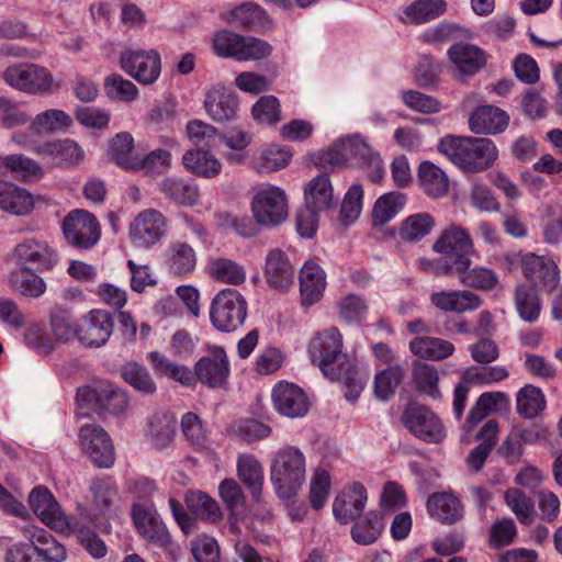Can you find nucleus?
<instances>
[{"label": "nucleus", "mask_w": 562, "mask_h": 562, "mask_svg": "<svg viewBox=\"0 0 562 562\" xmlns=\"http://www.w3.org/2000/svg\"><path fill=\"white\" fill-rule=\"evenodd\" d=\"M307 351L312 363L330 383L344 386L362 384L357 364L344 352V337L338 328L329 327L316 333L308 342Z\"/></svg>", "instance_id": "1"}, {"label": "nucleus", "mask_w": 562, "mask_h": 562, "mask_svg": "<svg viewBox=\"0 0 562 562\" xmlns=\"http://www.w3.org/2000/svg\"><path fill=\"white\" fill-rule=\"evenodd\" d=\"M319 165L333 168L357 166L361 168L371 182H379L384 175V167L380 154L359 134L347 136L337 140L328 150L319 156Z\"/></svg>", "instance_id": "2"}, {"label": "nucleus", "mask_w": 562, "mask_h": 562, "mask_svg": "<svg viewBox=\"0 0 562 562\" xmlns=\"http://www.w3.org/2000/svg\"><path fill=\"white\" fill-rule=\"evenodd\" d=\"M439 153L467 172H482L491 168L498 157L495 143L485 137L448 135L437 146Z\"/></svg>", "instance_id": "3"}, {"label": "nucleus", "mask_w": 562, "mask_h": 562, "mask_svg": "<svg viewBox=\"0 0 562 562\" xmlns=\"http://www.w3.org/2000/svg\"><path fill=\"white\" fill-rule=\"evenodd\" d=\"M29 542L10 546L4 562H64L67 559L65 547L47 530L27 525L21 529Z\"/></svg>", "instance_id": "4"}, {"label": "nucleus", "mask_w": 562, "mask_h": 562, "mask_svg": "<svg viewBox=\"0 0 562 562\" xmlns=\"http://www.w3.org/2000/svg\"><path fill=\"white\" fill-rule=\"evenodd\" d=\"M305 476L306 458L300 448L286 445L274 453L270 479L279 497H293L304 484Z\"/></svg>", "instance_id": "5"}, {"label": "nucleus", "mask_w": 562, "mask_h": 562, "mask_svg": "<svg viewBox=\"0 0 562 562\" xmlns=\"http://www.w3.org/2000/svg\"><path fill=\"white\" fill-rule=\"evenodd\" d=\"M247 308V301L241 293L227 288L214 296L210 307V318L217 330L231 333L245 323Z\"/></svg>", "instance_id": "6"}, {"label": "nucleus", "mask_w": 562, "mask_h": 562, "mask_svg": "<svg viewBox=\"0 0 562 562\" xmlns=\"http://www.w3.org/2000/svg\"><path fill=\"white\" fill-rule=\"evenodd\" d=\"M76 404L80 417H88L92 412L120 415L128 406V396L124 389H77Z\"/></svg>", "instance_id": "7"}, {"label": "nucleus", "mask_w": 562, "mask_h": 562, "mask_svg": "<svg viewBox=\"0 0 562 562\" xmlns=\"http://www.w3.org/2000/svg\"><path fill=\"white\" fill-rule=\"evenodd\" d=\"M401 422L409 434L427 443H439L446 437L440 418L427 406L416 402L406 405Z\"/></svg>", "instance_id": "8"}, {"label": "nucleus", "mask_w": 562, "mask_h": 562, "mask_svg": "<svg viewBox=\"0 0 562 562\" xmlns=\"http://www.w3.org/2000/svg\"><path fill=\"white\" fill-rule=\"evenodd\" d=\"M436 254L449 258L456 268L468 270L471 265V255L475 254L474 243L470 234L461 226L450 225L445 228L432 244Z\"/></svg>", "instance_id": "9"}, {"label": "nucleus", "mask_w": 562, "mask_h": 562, "mask_svg": "<svg viewBox=\"0 0 562 562\" xmlns=\"http://www.w3.org/2000/svg\"><path fill=\"white\" fill-rule=\"evenodd\" d=\"M3 80L12 88L31 94H47L54 90L52 74L35 64H14L2 72Z\"/></svg>", "instance_id": "10"}, {"label": "nucleus", "mask_w": 562, "mask_h": 562, "mask_svg": "<svg viewBox=\"0 0 562 562\" xmlns=\"http://www.w3.org/2000/svg\"><path fill=\"white\" fill-rule=\"evenodd\" d=\"M254 218L262 226H278L288 217V202L283 190L274 186L260 189L251 200Z\"/></svg>", "instance_id": "11"}, {"label": "nucleus", "mask_w": 562, "mask_h": 562, "mask_svg": "<svg viewBox=\"0 0 562 562\" xmlns=\"http://www.w3.org/2000/svg\"><path fill=\"white\" fill-rule=\"evenodd\" d=\"M9 258L19 267L46 271L54 268L58 261L56 251L46 240L24 238L15 245Z\"/></svg>", "instance_id": "12"}, {"label": "nucleus", "mask_w": 562, "mask_h": 562, "mask_svg": "<svg viewBox=\"0 0 562 562\" xmlns=\"http://www.w3.org/2000/svg\"><path fill=\"white\" fill-rule=\"evenodd\" d=\"M193 381L206 386H222L227 383L231 366L225 349L221 346H207L206 353L193 366Z\"/></svg>", "instance_id": "13"}, {"label": "nucleus", "mask_w": 562, "mask_h": 562, "mask_svg": "<svg viewBox=\"0 0 562 562\" xmlns=\"http://www.w3.org/2000/svg\"><path fill=\"white\" fill-rule=\"evenodd\" d=\"M121 68L138 83L144 86L157 81L161 72L160 55L155 49H128L121 54Z\"/></svg>", "instance_id": "14"}, {"label": "nucleus", "mask_w": 562, "mask_h": 562, "mask_svg": "<svg viewBox=\"0 0 562 562\" xmlns=\"http://www.w3.org/2000/svg\"><path fill=\"white\" fill-rule=\"evenodd\" d=\"M66 240L76 248L87 249L100 238V227L94 215L85 210L71 211L63 221Z\"/></svg>", "instance_id": "15"}, {"label": "nucleus", "mask_w": 562, "mask_h": 562, "mask_svg": "<svg viewBox=\"0 0 562 562\" xmlns=\"http://www.w3.org/2000/svg\"><path fill=\"white\" fill-rule=\"evenodd\" d=\"M79 443L98 468H110L115 460L114 447L109 435L97 425H83L79 430Z\"/></svg>", "instance_id": "16"}, {"label": "nucleus", "mask_w": 562, "mask_h": 562, "mask_svg": "<svg viewBox=\"0 0 562 562\" xmlns=\"http://www.w3.org/2000/svg\"><path fill=\"white\" fill-rule=\"evenodd\" d=\"M451 70L456 79L465 80L476 75L487 63L486 53L476 45L457 43L447 50Z\"/></svg>", "instance_id": "17"}, {"label": "nucleus", "mask_w": 562, "mask_h": 562, "mask_svg": "<svg viewBox=\"0 0 562 562\" xmlns=\"http://www.w3.org/2000/svg\"><path fill=\"white\" fill-rule=\"evenodd\" d=\"M167 220L155 209L140 212L130 225V237L136 247H150L159 243L165 234Z\"/></svg>", "instance_id": "18"}, {"label": "nucleus", "mask_w": 562, "mask_h": 562, "mask_svg": "<svg viewBox=\"0 0 562 562\" xmlns=\"http://www.w3.org/2000/svg\"><path fill=\"white\" fill-rule=\"evenodd\" d=\"M133 522L138 533L148 542L167 548L171 538L160 516L149 505L135 504L132 508Z\"/></svg>", "instance_id": "19"}, {"label": "nucleus", "mask_w": 562, "mask_h": 562, "mask_svg": "<svg viewBox=\"0 0 562 562\" xmlns=\"http://www.w3.org/2000/svg\"><path fill=\"white\" fill-rule=\"evenodd\" d=\"M29 503L33 513L47 527L64 531L71 521L61 512L59 504L50 491L44 486H37L32 490L29 496Z\"/></svg>", "instance_id": "20"}, {"label": "nucleus", "mask_w": 562, "mask_h": 562, "mask_svg": "<svg viewBox=\"0 0 562 562\" xmlns=\"http://www.w3.org/2000/svg\"><path fill=\"white\" fill-rule=\"evenodd\" d=\"M114 328V318L104 310L90 311L79 323V341L98 348L109 340Z\"/></svg>", "instance_id": "21"}, {"label": "nucleus", "mask_w": 562, "mask_h": 562, "mask_svg": "<svg viewBox=\"0 0 562 562\" xmlns=\"http://www.w3.org/2000/svg\"><path fill=\"white\" fill-rule=\"evenodd\" d=\"M92 527L99 528L97 516L88 513L87 508H80L79 517L71 520L67 529L76 535L78 542L91 558L100 560L108 554V547Z\"/></svg>", "instance_id": "22"}, {"label": "nucleus", "mask_w": 562, "mask_h": 562, "mask_svg": "<svg viewBox=\"0 0 562 562\" xmlns=\"http://www.w3.org/2000/svg\"><path fill=\"white\" fill-rule=\"evenodd\" d=\"M521 270L529 281L541 285L547 292L555 290L560 282L558 266L548 257L525 254L521 256Z\"/></svg>", "instance_id": "23"}, {"label": "nucleus", "mask_w": 562, "mask_h": 562, "mask_svg": "<svg viewBox=\"0 0 562 562\" xmlns=\"http://www.w3.org/2000/svg\"><path fill=\"white\" fill-rule=\"evenodd\" d=\"M368 494L363 484L353 482L347 485L333 503V513L340 524H348L364 510Z\"/></svg>", "instance_id": "24"}, {"label": "nucleus", "mask_w": 562, "mask_h": 562, "mask_svg": "<svg viewBox=\"0 0 562 562\" xmlns=\"http://www.w3.org/2000/svg\"><path fill=\"white\" fill-rule=\"evenodd\" d=\"M177 418L169 411H158L148 417L145 430L147 442L156 450H164L173 442Z\"/></svg>", "instance_id": "25"}, {"label": "nucleus", "mask_w": 562, "mask_h": 562, "mask_svg": "<svg viewBox=\"0 0 562 562\" xmlns=\"http://www.w3.org/2000/svg\"><path fill=\"white\" fill-rule=\"evenodd\" d=\"M295 270L284 251L271 249L266 257L265 278L268 285L288 291L294 283Z\"/></svg>", "instance_id": "26"}, {"label": "nucleus", "mask_w": 562, "mask_h": 562, "mask_svg": "<svg viewBox=\"0 0 562 562\" xmlns=\"http://www.w3.org/2000/svg\"><path fill=\"white\" fill-rule=\"evenodd\" d=\"M204 108L213 121H231L237 114V95L229 88L215 86L207 91Z\"/></svg>", "instance_id": "27"}, {"label": "nucleus", "mask_w": 562, "mask_h": 562, "mask_svg": "<svg viewBox=\"0 0 562 562\" xmlns=\"http://www.w3.org/2000/svg\"><path fill=\"white\" fill-rule=\"evenodd\" d=\"M34 153L41 157L49 158L59 166H76L83 160L85 151L81 146L69 138L46 142L34 147Z\"/></svg>", "instance_id": "28"}, {"label": "nucleus", "mask_w": 562, "mask_h": 562, "mask_svg": "<svg viewBox=\"0 0 562 562\" xmlns=\"http://www.w3.org/2000/svg\"><path fill=\"white\" fill-rule=\"evenodd\" d=\"M271 398L274 409L289 418L305 416L311 406L303 389H272Z\"/></svg>", "instance_id": "29"}, {"label": "nucleus", "mask_w": 562, "mask_h": 562, "mask_svg": "<svg viewBox=\"0 0 562 562\" xmlns=\"http://www.w3.org/2000/svg\"><path fill=\"white\" fill-rule=\"evenodd\" d=\"M164 262L171 274L183 278L195 270L198 256L191 245L177 240L166 248Z\"/></svg>", "instance_id": "30"}, {"label": "nucleus", "mask_w": 562, "mask_h": 562, "mask_svg": "<svg viewBox=\"0 0 562 562\" xmlns=\"http://www.w3.org/2000/svg\"><path fill=\"white\" fill-rule=\"evenodd\" d=\"M146 360L156 376L167 378L181 385H190L193 382L191 368L170 359L164 352L158 350L149 351L146 355Z\"/></svg>", "instance_id": "31"}, {"label": "nucleus", "mask_w": 562, "mask_h": 562, "mask_svg": "<svg viewBox=\"0 0 562 562\" xmlns=\"http://www.w3.org/2000/svg\"><path fill=\"white\" fill-rule=\"evenodd\" d=\"M0 209L15 216H25L34 210V198L26 189L0 179Z\"/></svg>", "instance_id": "32"}, {"label": "nucleus", "mask_w": 562, "mask_h": 562, "mask_svg": "<svg viewBox=\"0 0 562 562\" xmlns=\"http://www.w3.org/2000/svg\"><path fill=\"white\" fill-rule=\"evenodd\" d=\"M430 302L439 310L456 313L474 311L482 305L481 297L469 290L435 292L430 295Z\"/></svg>", "instance_id": "33"}, {"label": "nucleus", "mask_w": 562, "mask_h": 562, "mask_svg": "<svg viewBox=\"0 0 562 562\" xmlns=\"http://www.w3.org/2000/svg\"><path fill=\"white\" fill-rule=\"evenodd\" d=\"M300 292L302 304L311 306L322 296L326 286L323 269L313 261H306L300 272Z\"/></svg>", "instance_id": "34"}, {"label": "nucleus", "mask_w": 562, "mask_h": 562, "mask_svg": "<svg viewBox=\"0 0 562 562\" xmlns=\"http://www.w3.org/2000/svg\"><path fill=\"white\" fill-rule=\"evenodd\" d=\"M508 120L505 111L493 105H483L471 114L469 127L476 134H497L506 128Z\"/></svg>", "instance_id": "35"}, {"label": "nucleus", "mask_w": 562, "mask_h": 562, "mask_svg": "<svg viewBox=\"0 0 562 562\" xmlns=\"http://www.w3.org/2000/svg\"><path fill=\"white\" fill-rule=\"evenodd\" d=\"M427 510L429 515L443 524H453L463 516V506L460 499L451 493H435L428 497Z\"/></svg>", "instance_id": "36"}, {"label": "nucleus", "mask_w": 562, "mask_h": 562, "mask_svg": "<svg viewBox=\"0 0 562 562\" xmlns=\"http://www.w3.org/2000/svg\"><path fill=\"white\" fill-rule=\"evenodd\" d=\"M35 271V269L27 268L13 270L8 279L11 290L25 297L37 299L42 296L46 291V283Z\"/></svg>", "instance_id": "37"}, {"label": "nucleus", "mask_w": 562, "mask_h": 562, "mask_svg": "<svg viewBox=\"0 0 562 562\" xmlns=\"http://www.w3.org/2000/svg\"><path fill=\"white\" fill-rule=\"evenodd\" d=\"M446 10L445 0H416L404 9L401 21L405 24H423L441 16Z\"/></svg>", "instance_id": "38"}, {"label": "nucleus", "mask_w": 562, "mask_h": 562, "mask_svg": "<svg viewBox=\"0 0 562 562\" xmlns=\"http://www.w3.org/2000/svg\"><path fill=\"white\" fill-rule=\"evenodd\" d=\"M159 189L169 200L180 205L192 206L200 198L198 186L181 178H165Z\"/></svg>", "instance_id": "39"}, {"label": "nucleus", "mask_w": 562, "mask_h": 562, "mask_svg": "<svg viewBox=\"0 0 562 562\" xmlns=\"http://www.w3.org/2000/svg\"><path fill=\"white\" fill-rule=\"evenodd\" d=\"M220 495L227 509L229 510L233 522L231 529L238 531L237 522L247 514V507L244 493L236 481L233 479L224 480L220 484Z\"/></svg>", "instance_id": "40"}, {"label": "nucleus", "mask_w": 562, "mask_h": 562, "mask_svg": "<svg viewBox=\"0 0 562 562\" xmlns=\"http://www.w3.org/2000/svg\"><path fill=\"white\" fill-rule=\"evenodd\" d=\"M187 170L202 178H214L220 175L222 165L220 160L204 149H191L182 157Z\"/></svg>", "instance_id": "41"}, {"label": "nucleus", "mask_w": 562, "mask_h": 562, "mask_svg": "<svg viewBox=\"0 0 562 562\" xmlns=\"http://www.w3.org/2000/svg\"><path fill=\"white\" fill-rule=\"evenodd\" d=\"M409 350L419 358L439 361L451 356L454 351V346L441 338L422 336L414 338L409 342Z\"/></svg>", "instance_id": "42"}, {"label": "nucleus", "mask_w": 562, "mask_h": 562, "mask_svg": "<svg viewBox=\"0 0 562 562\" xmlns=\"http://www.w3.org/2000/svg\"><path fill=\"white\" fill-rule=\"evenodd\" d=\"M41 173V166L22 154L0 156V176L11 175L15 179L27 180Z\"/></svg>", "instance_id": "43"}, {"label": "nucleus", "mask_w": 562, "mask_h": 562, "mask_svg": "<svg viewBox=\"0 0 562 562\" xmlns=\"http://www.w3.org/2000/svg\"><path fill=\"white\" fill-rule=\"evenodd\" d=\"M418 181L423 190L432 198H440L448 192V176L430 161H423L419 165Z\"/></svg>", "instance_id": "44"}, {"label": "nucleus", "mask_w": 562, "mask_h": 562, "mask_svg": "<svg viewBox=\"0 0 562 562\" xmlns=\"http://www.w3.org/2000/svg\"><path fill=\"white\" fill-rule=\"evenodd\" d=\"M507 403V397L501 392H486L480 396L476 404L471 408L463 429L470 432L490 413L499 411Z\"/></svg>", "instance_id": "45"}, {"label": "nucleus", "mask_w": 562, "mask_h": 562, "mask_svg": "<svg viewBox=\"0 0 562 562\" xmlns=\"http://www.w3.org/2000/svg\"><path fill=\"white\" fill-rule=\"evenodd\" d=\"M305 204L323 211L333 206L334 193L329 177L321 173L313 178L305 188Z\"/></svg>", "instance_id": "46"}, {"label": "nucleus", "mask_w": 562, "mask_h": 562, "mask_svg": "<svg viewBox=\"0 0 562 562\" xmlns=\"http://www.w3.org/2000/svg\"><path fill=\"white\" fill-rule=\"evenodd\" d=\"M406 195L398 191H392L380 196L372 210L374 226H382L394 218L405 206Z\"/></svg>", "instance_id": "47"}, {"label": "nucleus", "mask_w": 562, "mask_h": 562, "mask_svg": "<svg viewBox=\"0 0 562 562\" xmlns=\"http://www.w3.org/2000/svg\"><path fill=\"white\" fill-rule=\"evenodd\" d=\"M237 473L240 481L257 498L263 483V470L260 462L251 454H239L237 459Z\"/></svg>", "instance_id": "48"}, {"label": "nucleus", "mask_w": 562, "mask_h": 562, "mask_svg": "<svg viewBox=\"0 0 562 562\" xmlns=\"http://www.w3.org/2000/svg\"><path fill=\"white\" fill-rule=\"evenodd\" d=\"M94 514L104 516L110 510L117 497V487L111 477L94 479L90 484Z\"/></svg>", "instance_id": "49"}, {"label": "nucleus", "mask_w": 562, "mask_h": 562, "mask_svg": "<svg viewBox=\"0 0 562 562\" xmlns=\"http://www.w3.org/2000/svg\"><path fill=\"white\" fill-rule=\"evenodd\" d=\"M291 157V151L285 147L271 145L254 158L252 165L256 171L267 173L288 166Z\"/></svg>", "instance_id": "50"}, {"label": "nucleus", "mask_w": 562, "mask_h": 562, "mask_svg": "<svg viewBox=\"0 0 562 562\" xmlns=\"http://www.w3.org/2000/svg\"><path fill=\"white\" fill-rule=\"evenodd\" d=\"M72 124L69 114L63 110L50 109L37 114L31 122L30 130L35 134L53 133Z\"/></svg>", "instance_id": "51"}, {"label": "nucleus", "mask_w": 562, "mask_h": 562, "mask_svg": "<svg viewBox=\"0 0 562 562\" xmlns=\"http://www.w3.org/2000/svg\"><path fill=\"white\" fill-rule=\"evenodd\" d=\"M507 376L508 371L504 367H471L463 371L458 386L499 383Z\"/></svg>", "instance_id": "52"}, {"label": "nucleus", "mask_w": 562, "mask_h": 562, "mask_svg": "<svg viewBox=\"0 0 562 562\" xmlns=\"http://www.w3.org/2000/svg\"><path fill=\"white\" fill-rule=\"evenodd\" d=\"M112 159L124 168L137 169L138 155L134 150L133 137L128 133H119L110 144Z\"/></svg>", "instance_id": "53"}, {"label": "nucleus", "mask_w": 562, "mask_h": 562, "mask_svg": "<svg viewBox=\"0 0 562 562\" xmlns=\"http://www.w3.org/2000/svg\"><path fill=\"white\" fill-rule=\"evenodd\" d=\"M515 304L519 316L528 323L538 319L541 312V303L533 286L519 285L515 293Z\"/></svg>", "instance_id": "54"}, {"label": "nucleus", "mask_w": 562, "mask_h": 562, "mask_svg": "<svg viewBox=\"0 0 562 562\" xmlns=\"http://www.w3.org/2000/svg\"><path fill=\"white\" fill-rule=\"evenodd\" d=\"M434 225L435 221L430 214L418 213L402 222L398 234L405 241H418L430 233Z\"/></svg>", "instance_id": "55"}, {"label": "nucleus", "mask_w": 562, "mask_h": 562, "mask_svg": "<svg viewBox=\"0 0 562 562\" xmlns=\"http://www.w3.org/2000/svg\"><path fill=\"white\" fill-rule=\"evenodd\" d=\"M187 135L193 145L199 147L198 149L209 150L212 147L217 146V144L222 140V135L218 131L201 121V120H192L187 124Z\"/></svg>", "instance_id": "56"}, {"label": "nucleus", "mask_w": 562, "mask_h": 562, "mask_svg": "<svg viewBox=\"0 0 562 562\" xmlns=\"http://www.w3.org/2000/svg\"><path fill=\"white\" fill-rule=\"evenodd\" d=\"M210 274L217 281L234 285L243 283L246 279L245 269L239 263L226 258L212 260Z\"/></svg>", "instance_id": "57"}, {"label": "nucleus", "mask_w": 562, "mask_h": 562, "mask_svg": "<svg viewBox=\"0 0 562 562\" xmlns=\"http://www.w3.org/2000/svg\"><path fill=\"white\" fill-rule=\"evenodd\" d=\"M50 327L57 340L67 342L79 339V324L75 323L71 313L64 308H55L50 314Z\"/></svg>", "instance_id": "58"}, {"label": "nucleus", "mask_w": 562, "mask_h": 562, "mask_svg": "<svg viewBox=\"0 0 562 562\" xmlns=\"http://www.w3.org/2000/svg\"><path fill=\"white\" fill-rule=\"evenodd\" d=\"M188 508L198 517L215 522L221 516V509L216 501L202 492H192L187 496Z\"/></svg>", "instance_id": "59"}, {"label": "nucleus", "mask_w": 562, "mask_h": 562, "mask_svg": "<svg viewBox=\"0 0 562 562\" xmlns=\"http://www.w3.org/2000/svg\"><path fill=\"white\" fill-rule=\"evenodd\" d=\"M382 528V519L378 515H369L353 525L351 538L358 544L369 546L378 540Z\"/></svg>", "instance_id": "60"}, {"label": "nucleus", "mask_w": 562, "mask_h": 562, "mask_svg": "<svg viewBox=\"0 0 562 562\" xmlns=\"http://www.w3.org/2000/svg\"><path fill=\"white\" fill-rule=\"evenodd\" d=\"M462 284L479 289V290H492L498 283V276L496 272L486 267H474L472 269L458 272Z\"/></svg>", "instance_id": "61"}, {"label": "nucleus", "mask_w": 562, "mask_h": 562, "mask_svg": "<svg viewBox=\"0 0 562 562\" xmlns=\"http://www.w3.org/2000/svg\"><path fill=\"white\" fill-rule=\"evenodd\" d=\"M504 498L520 524L530 525L533 521V503L524 492L518 488H509Z\"/></svg>", "instance_id": "62"}, {"label": "nucleus", "mask_w": 562, "mask_h": 562, "mask_svg": "<svg viewBox=\"0 0 562 562\" xmlns=\"http://www.w3.org/2000/svg\"><path fill=\"white\" fill-rule=\"evenodd\" d=\"M541 389H520L517 394V411L525 418H533L546 407Z\"/></svg>", "instance_id": "63"}, {"label": "nucleus", "mask_w": 562, "mask_h": 562, "mask_svg": "<svg viewBox=\"0 0 562 562\" xmlns=\"http://www.w3.org/2000/svg\"><path fill=\"white\" fill-rule=\"evenodd\" d=\"M199 339L186 329L176 330L169 341V352L175 359H190L196 349Z\"/></svg>", "instance_id": "64"}]
</instances>
